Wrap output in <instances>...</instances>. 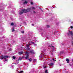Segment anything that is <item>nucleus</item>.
I'll return each mask as SVG.
<instances>
[{
    "label": "nucleus",
    "instance_id": "nucleus-10",
    "mask_svg": "<svg viewBox=\"0 0 73 73\" xmlns=\"http://www.w3.org/2000/svg\"><path fill=\"white\" fill-rule=\"evenodd\" d=\"M52 45H53V44H50L49 45V46H50V47L54 48V46H52Z\"/></svg>",
    "mask_w": 73,
    "mask_h": 73
},
{
    "label": "nucleus",
    "instance_id": "nucleus-37",
    "mask_svg": "<svg viewBox=\"0 0 73 73\" xmlns=\"http://www.w3.org/2000/svg\"><path fill=\"white\" fill-rule=\"evenodd\" d=\"M40 9H41V8H39Z\"/></svg>",
    "mask_w": 73,
    "mask_h": 73
},
{
    "label": "nucleus",
    "instance_id": "nucleus-22",
    "mask_svg": "<svg viewBox=\"0 0 73 73\" xmlns=\"http://www.w3.org/2000/svg\"><path fill=\"white\" fill-rule=\"evenodd\" d=\"M21 33H24V31H21Z\"/></svg>",
    "mask_w": 73,
    "mask_h": 73
},
{
    "label": "nucleus",
    "instance_id": "nucleus-1",
    "mask_svg": "<svg viewBox=\"0 0 73 73\" xmlns=\"http://www.w3.org/2000/svg\"><path fill=\"white\" fill-rule=\"evenodd\" d=\"M24 11V13H27V12H29L31 9H32V8H28L27 9H23Z\"/></svg>",
    "mask_w": 73,
    "mask_h": 73
},
{
    "label": "nucleus",
    "instance_id": "nucleus-43",
    "mask_svg": "<svg viewBox=\"0 0 73 73\" xmlns=\"http://www.w3.org/2000/svg\"><path fill=\"white\" fill-rule=\"evenodd\" d=\"M55 58L56 59V58Z\"/></svg>",
    "mask_w": 73,
    "mask_h": 73
},
{
    "label": "nucleus",
    "instance_id": "nucleus-15",
    "mask_svg": "<svg viewBox=\"0 0 73 73\" xmlns=\"http://www.w3.org/2000/svg\"><path fill=\"white\" fill-rule=\"evenodd\" d=\"M19 53L20 54H22L23 53V52H19Z\"/></svg>",
    "mask_w": 73,
    "mask_h": 73
},
{
    "label": "nucleus",
    "instance_id": "nucleus-26",
    "mask_svg": "<svg viewBox=\"0 0 73 73\" xmlns=\"http://www.w3.org/2000/svg\"><path fill=\"white\" fill-rule=\"evenodd\" d=\"M34 61H36V59H34L33 60Z\"/></svg>",
    "mask_w": 73,
    "mask_h": 73
},
{
    "label": "nucleus",
    "instance_id": "nucleus-7",
    "mask_svg": "<svg viewBox=\"0 0 73 73\" xmlns=\"http://www.w3.org/2000/svg\"><path fill=\"white\" fill-rule=\"evenodd\" d=\"M66 61H67V63H69V58H66Z\"/></svg>",
    "mask_w": 73,
    "mask_h": 73
},
{
    "label": "nucleus",
    "instance_id": "nucleus-29",
    "mask_svg": "<svg viewBox=\"0 0 73 73\" xmlns=\"http://www.w3.org/2000/svg\"><path fill=\"white\" fill-rule=\"evenodd\" d=\"M31 4L32 5H33V2H31Z\"/></svg>",
    "mask_w": 73,
    "mask_h": 73
},
{
    "label": "nucleus",
    "instance_id": "nucleus-14",
    "mask_svg": "<svg viewBox=\"0 0 73 73\" xmlns=\"http://www.w3.org/2000/svg\"><path fill=\"white\" fill-rule=\"evenodd\" d=\"M26 53V54H29V53L27 52V50H26V53Z\"/></svg>",
    "mask_w": 73,
    "mask_h": 73
},
{
    "label": "nucleus",
    "instance_id": "nucleus-18",
    "mask_svg": "<svg viewBox=\"0 0 73 73\" xmlns=\"http://www.w3.org/2000/svg\"><path fill=\"white\" fill-rule=\"evenodd\" d=\"M13 58L14 60H15V58H16V57H15V56H13Z\"/></svg>",
    "mask_w": 73,
    "mask_h": 73
},
{
    "label": "nucleus",
    "instance_id": "nucleus-35",
    "mask_svg": "<svg viewBox=\"0 0 73 73\" xmlns=\"http://www.w3.org/2000/svg\"><path fill=\"white\" fill-rule=\"evenodd\" d=\"M5 61H7V59H5Z\"/></svg>",
    "mask_w": 73,
    "mask_h": 73
},
{
    "label": "nucleus",
    "instance_id": "nucleus-24",
    "mask_svg": "<svg viewBox=\"0 0 73 73\" xmlns=\"http://www.w3.org/2000/svg\"><path fill=\"white\" fill-rule=\"evenodd\" d=\"M45 73H48V71H47V70H46L45 71Z\"/></svg>",
    "mask_w": 73,
    "mask_h": 73
},
{
    "label": "nucleus",
    "instance_id": "nucleus-19",
    "mask_svg": "<svg viewBox=\"0 0 73 73\" xmlns=\"http://www.w3.org/2000/svg\"><path fill=\"white\" fill-rule=\"evenodd\" d=\"M24 72V71H21L20 72H19V73H22Z\"/></svg>",
    "mask_w": 73,
    "mask_h": 73
},
{
    "label": "nucleus",
    "instance_id": "nucleus-40",
    "mask_svg": "<svg viewBox=\"0 0 73 73\" xmlns=\"http://www.w3.org/2000/svg\"><path fill=\"white\" fill-rule=\"evenodd\" d=\"M11 49H9V50H11Z\"/></svg>",
    "mask_w": 73,
    "mask_h": 73
},
{
    "label": "nucleus",
    "instance_id": "nucleus-34",
    "mask_svg": "<svg viewBox=\"0 0 73 73\" xmlns=\"http://www.w3.org/2000/svg\"><path fill=\"white\" fill-rule=\"evenodd\" d=\"M14 31H15V30H14V29H13L12 30V32H13Z\"/></svg>",
    "mask_w": 73,
    "mask_h": 73
},
{
    "label": "nucleus",
    "instance_id": "nucleus-32",
    "mask_svg": "<svg viewBox=\"0 0 73 73\" xmlns=\"http://www.w3.org/2000/svg\"><path fill=\"white\" fill-rule=\"evenodd\" d=\"M53 61H56V60H54V59H53Z\"/></svg>",
    "mask_w": 73,
    "mask_h": 73
},
{
    "label": "nucleus",
    "instance_id": "nucleus-13",
    "mask_svg": "<svg viewBox=\"0 0 73 73\" xmlns=\"http://www.w3.org/2000/svg\"><path fill=\"white\" fill-rule=\"evenodd\" d=\"M31 43L33 44L34 45V46H36V44H35V42H31Z\"/></svg>",
    "mask_w": 73,
    "mask_h": 73
},
{
    "label": "nucleus",
    "instance_id": "nucleus-28",
    "mask_svg": "<svg viewBox=\"0 0 73 73\" xmlns=\"http://www.w3.org/2000/svg\"><path fill=\"white\" fill-rule=\"evenodd\" d=\"M33 13H36L35 11H33Z\"/></svg>",
    "mask_w": 73,
    "mask_h": 73
},
{
    "label": "nucleus",
    "instance_id": "nucleus-9",
    "mask_svg": "<svg viewBox=\"0 0 73 73\" xmlns=\"http://www.w3.org/2000/svg\"><path fill=\"white\" fill-rule=\"evenodd\" d=\"M31 45V44H28L27 45L26 47L27 48H28L29 47V45Z\"/></svg>",
    "mask_w": 73,
    "mask_h": 73
},
{
    "label": "nucleus",
    "instance_id": "nucleus-23",
    "mask_svg": "<svg viewBox=\"0 0 73 73\" xmlns=\"http://www.w3.org/2000/svg\"><path fill=\"white\" fill-rule=\"evenodd\" d=\"M68 36H70V32H69L68 33Z\"/></svg>",
    "mask_w": 73,
    "mask_h": 73
},
{
    "label": "nucleus",
    "instance_id": "nucleus-36",
    "mask_svg": "<svg viewBox=\"0 0 73 73\" xmlns=\"http://www.w3.org/2000/svg\"><path fill=\"white\" fill-rule=\"evenodd\" d=\"M44 68H46V66L44 67Z\"/></svg>",
    "mask_w": 73,
    "mask_h": 73
},
{
    "label": "nucleus",
    "instance_id": "nucleus-39",
    "mask_svg": "<svg viewBox=\"0 0 73 73\" xmlns=\"http://www.w3.org/2000/svg\"><path fill=\"white\" fill-rule=\"evenodd\" d=\"M72 62H73V60H72Z\"/></svg>",
    "mask_w": 73,
    "mask_h": 73
},
{
    "label": "nucleus",
    "instance_id": "nucleus-16",
    "mask_svg": "<svg viewBox=\"0 0 73 73\" xmlns=\"http://www.w3.org/2000/svg\"><path fill=\"white\" fill-rule=\"evenodd\" d=\"M27 50H31V48H27Z\"/></svg>",
    "mask_w": 73,
    "mask_h": 73
},
{
    "label": "nucleus",
    "instance_id": "nucleus-42",
    "mask_svg": "<svg viewBox=\"0 0 73 73\" xmlns=\"http://www.w3.org/2000/svg\"><path fill=\"white\" fill-rule=\"evenodd\" d=\"M17 64H19V62H18V63H17Z\"/></svg>",
    "mask_w": 73,
    "mask_h": 73
},
{
    "label": "nucleus",
    "instance_id": "nucleus-20",
    "mask_svg": "<svg viewBox=\"0 0 73 73\" xmlns=\"http://www.w3.org/2000/svg\"><path fill=\"white\" fill-rule=\"evenodd\" d=\"M11 25L13 26V25H14V24L13 23H11Z\"/></svg>",
    "mask_w": 73,
    "mask_h": 73
},
{
    "label": "nucleus",
    "instance_id": "nucleus-2",
    "mask_svg": "<svg viewBox=\"0 0 73 73\" xmlns=\"http://www.w3.org/2000/svg\"><path fill=\"white\" fill-rule=\"evenodd\" d=\"M24 13H25L24 12V9H23L20 12H19V15H22V14H23Z\"/></svg>",
    "mask_w": 73,
    "mask_h": 73
},
{
    "label": "nucleus",
    "instance_id": "nucleus-17",
    "mask_svg": "<svg viewBox=\"0 0 73 73\" xmlns=\"http://www.w3.org/2000/svg\"><path fill=\"white\" fill-rule=\"evenodd\" d=\"M24 4H27V2L25 1V2L23 3Z\"/></svg>",
    "mask_w": 73,
    "mask_h": 73
},
{
    "label": "nucleus",
    "instance_id": "nucleus-4",
    "mask_svg": "<svg viewBox=\"0 0 73 73\" xmlns=\"http://www.w3.org/2000/svg\"><path fill=\"white\" fill-rule=\"evenodd\" d=\"M28 58H29V54H28L27 56L26 57H25V59L26 60H27Z\"/></svg>",
    "mask_w": 73,
    "mask_h": 73
},
{
    "label": "nucleus",
    "instance_id": "nucleus-6",
    "mask_svg": "<svg viewBox=\"0 0 73 73\" xmlns=\"http://www.w3.org/2000/svg\"><path fill=\"white\" fill-rule=\"evenodd\" d=\"M3 58H4V56L2 55V56H1V57H0L1 60H3Z\"/></svg>",
    "mask_w": 73,
    "mask_h": 73
},
{
    "label": "nucleus",
    "instance_id": "nucleus-25",
    "mask_svg": "<svg viewBox=\"0 0 73 73\" xmlns=\"http://www.w3.org/2000/svg\"><path fill=\"white\" fill-rule=\"evenodd\" d=\"M70 28L71 29H72L73 28V26H71L70 27Z\"/></svg>",
    "mask_w": 73,
    "mask_h": 73
},
{
    "label": "nucleus",
    "instance_id": "nucleus-44",
    "mask_svg": "<svg viewBox=\"0 0 73 73\" xmlns=\"http://www.w3.org/2000/svg\"><path fill=\"white\" fill-rule=\"evenodd\" d=\"M18 61L17 60V61Z\"/></svg>",
    "mask_w": 73,
    "mask_h": 73
},
{
    "label": "nucleus",
    "instance_id": "nucleus-38",
    "mask_svg": "<svg viewBox=\"0 0 73 73\" xmlns=\"http://www.w3.org/2000/svg\"><path fill=\"white\" fill-rule=\"evenodd\" d=\"M20 27H21V25H20Z\"/></svg>",
    "mask_w": 73,
    "mask_h": 73
},
{
    "label": "nucleus",
    "instance_id": "nucleus-33",
    "mask_svg": "<svg viewBox=\"0 0 73 73\" xmlns=\"http://www.w3.org/2000/svg\"><path fill=\"white\" fill-rule=\"evenodd\" d=\"M51 54L52 55H53V53H52V52H51Z\"/></svg>",
    "mask_w": 73,
    "mask_h": 73
},
{
    "label": "nucleus",
    "instance_id": "nucleus-21",
    "mask_svg": "<svg viewBox=\"0 0 73 73\" xmlns=\"http://www.w3.org/2000/svg\"><path fill=\"white\" fill-rule=\"evenodd\" d=\"M54 64H53V63H51L50 64V65H51V66H53Z\"/></svg>",
    "mask_w": 73,
    "mask_h": 73
},
{
    "label": "nucleus",
    "instance_id": "nucleus-31",
    "mask_svg": "<svg viewBox=\"0 0 73 73\" xmlns=\"http://www.w3.org/2000/svg\"><path fill=\"white\" fill-rule=\"evenodd\" d=\"M47 27H48V28H49V26L48 25H47Z\"/></svg>",
    "mask_w": 73,
    "mask_h": 73
},
{
    "label": "nucleus",
    "instance_id": "nucleus-12",
    "mask_svg": "<svg viewBox=\"0 0 73 73\" xmlns=\"http://www.w3.org/2000/svg\"><path fill=\"white\" fill-rule=\"evenodd\" d=\"M22 60V58H21V57H19V59L18 60V61H19V60L21 61Z\"/></svg>",
    "mask_w": 73,
    "mask_h": 73
},
{
    "label": "nucleus",
    "instance_id": "nucleus-30",
    "mask_svg": "<svg viewBox=\"0 0 73 73\" xmlns=\"http://www.w3.org/2000/svg\"><path fill=\"white\" fill-rule=\"evenodd\" d=\"M32 26H34V25H34V24H32Z\"/></svg>",
    "mask_w": 73,
    "mask_h": 73
},
{
    "label": "nucleus",
    "instance_id": "nucleus-8",
    "mask_svg": "<svg viewBox=\"0 0 73 73\" xmlns=\"http://www.w3.org/2000/svg\"><path fill=\"white\" fill-rule=\"evenodd\" d=\"M70 35H71V36H73V32H72V31H70Z\"/></svg>",
    "mask_w": 73,
    "mask_h": 73
},
{
    "label": "nucleus",
    "instance_id": "nucleus-27",
    "mask_svg": "<svg viewBox=\"0 0 73 73\" xmlns=\"http://www.w3.org/2000/svg\"><path fill=\"white\" fill-rule=\"evenodd\" d=\"M32 9H35V7H32Z\"/></svg>",
    "mask_w": 73,
    "mask_h": 73
},
{
    "label": "nucleus",
    "instance_id": "nucleus-11",
    "mask_svg": "<svg viewBox=\"0 0 73 73\" xmlns=\"http://www.w3.org/2000/svg\"><path fill=\"white\" fill-rule=\"evenodd\" d=\"M29 60L30 62H31L32 61V59L31 58L29 59Z\"/></svg>",
    "mask_w": 73,
    "mask_h": 73
},
{
    "label": "nucleus",
    "instance_id": "nucleus-41",
    "mask_svg": "<svg viewBox=\"0 0 73 73\" xmlns=\"http://www.w3.org/2000/svg\"><path fill=\"white\" fill-rule=\"evenodd\" d=\"M72 44H73V42H72Z\"/></svg>",
    "mask_w": 73,
    "mask_h": 73
},
{
    "label": "nucleus",
    "instance_id": "nucleus-5",
    "mask_svg": "<svg viewBox=\"0 0 73 73\" xmlns=\"http://www.w3.org/2000/svg\"><path fill=\"white\" fill-rule=\"evenodd\" d=\"M8 57H9V56H4V58L5 59H6V58H8Z\"/></svg>",
    "mask_w": 73,
    "mask_h": 73
},
{
    "label": "nucleus",
    "instance_id": "nucleus-3",
    "mask_svg": "<svg viewBox=\"0 0 73 73\" xmlns=\"http://www.w3.org/2000/svg\"><path fill=\"white\" fill-rule=\"evenodd\" d=\"M30 53H31L32 54H35V52H34V50H31L30 51Z\"/></svg>",
    "mask_w": 73,
    "mask_h": 73
}]
</instances>
